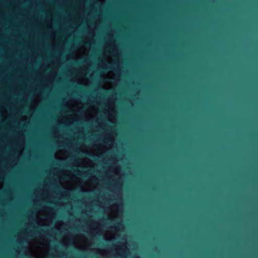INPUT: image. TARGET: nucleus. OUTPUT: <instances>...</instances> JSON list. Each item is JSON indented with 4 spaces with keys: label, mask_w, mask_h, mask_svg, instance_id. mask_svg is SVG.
Returning a JSON list of instances; mask_svg holds the SVG:
<instances>
[{
    "label": "nucleus",
    "mask_w": 258,
    "mask_h": 258,
    "mask_svg": "<svg viewBox=\"0 0 258 258\" xmlns=\"http://www.w3.org/2000/svg\"><path fill=\"white\" fill-rule=\"evenodd\" d=\"M139 115V114H115V109H114V131L115 130V120L117 117V115ZM115 136V132L114 131V137ZM115 149V145H114V149Z\"/></svg>",
    "instance_id": "nucleus-1"
},
{
    "label": "nucleus",
    "mask_w": 258,
    "mask_h": 258,
    "mask_svg": "<svg viewBox=\"0 0 258 258\" xmlns=\"http://www.w3.org/2000/svg\"><path fill=\"white\" fill-rule=\"evenodd\" d=\"M129 253L128 249H126L125 250H121V256L122 258H127Z\"/></svg>",
    "instance_id": "nucleus-2"
},
{
    "label": "nucleus",
    "mask_w": 258,
    "mask_h": 258,
    "mask_svg": "<svg viewBox=\"0 0 258 258\" xmlns=\"http://www.w3.org/2000/svg\"><path fill=\"white\" fill-rule=\"evenodd\" d=\"M115 175L114 174V192H113V194L114 195L115 194H117L116 193V185H115ZM115 199V198L114 197V200Z\"/></svg>",
    "instance_id": "nucleus-3"
},
{
    "label": "nucleus",
    "mask_w": 258,
    "mask_h": 258,
    "mask_svg": "<svg viewBox=\"0 0 258 258\" xmlns=\"http://www.w3.org/2000/svg\"><path fill=\"white\" fill-rule=\"evenodd\" d=\"M114 52H115V48H113ZM115 56V54H114V57ZM115 65V62L114 61V66ZM115 71V68L114 67V71Z\"/></svg>",
    "instance_id": "nucleus-4"
},
{
    "label": "nucleus",
    "mask_w": 258,
    "mask_h": 258,
    "mask_svg": "<svg viewBox=\"0 0 258 258\" xmlns=\"http://www.w3.org/2000/svg\"><path fill=\"white\" fill-rule=\"evenodd\" d=\"M113 220H114V222H115V217H114V219H113ZM115 226V224H114V227Z\"/></svg>",
    "instance_id": "nucleus-5"
},
{
    "label": "nucleus",
    "mask_w": 258,
    "mask_h": 258,
    "mask_svg": "<svg viewBox=\"0 0 258 258\" xmlns=\"http://www.w3.org/2000/svg\"><path fill=\"white\" fill-rule=\"evenodd\" d=\"M114 6H115V4L114 3ZM113 33H114V34L115 33V30H114Z\"/></svg>",
    "instance_id": "nucleus-6"
},
{
    "label": "nucleus",
    "mask_w": 258,
    "mask_h": 258,
    "mask_svg": "<svg viewBox=\"0 0 258 258\" xmlns=\"http://www.w3.org/2000/svg\"><path fill=\"white\" fill-rule=\"evenodd\" d=\"M113 239H114V240H115V236H114V235Z\"/></svg>",
    "instance_id": "nucleus-7"
},
{
    "label": "nucleus",
    "mask_w": 258,
    "mask_h": 258,
    "mask_svg": "<svg viewBox=\"0 0 258 258\" xmlns=\"http://www.w3.org/2000/svg\"><path fill=\"white\" fill-rule=\"evenodd\" d=\"M113 90H114V91H115V87H114Z\"/></svg>",
    "instance_id": "nucleus-8"
},
{
    "label": "nucleus",
    "mask_w": 258,
    "mask_h": 258,
    "mask_svg": "<svg viewBox=\"0 0 258 258\" xmlns=\"http://www.w3.org/2000/svg\"><path fill=\"white\" fill-rule=\"evenodd\" d=\"M113 256H114V258H115V254H114V255H113Z\"/></svg>",
    "instance_id": "nucleus-9"
},
{
    "label": "nucleus",
    "mask_w": 258,
    "mask_h": 258,
    "mask_svg": "<svg viewBox=\"0 0 258 258\" xmlns=\"http://www.w3.org/2000/svg\"><path fill=\"white\" fill-rule=\"evenodd\" d=\"M113 206H115V204H113Z\"/></svg>",
    "instance_id": "nucleus-10"
}]
</instances>
